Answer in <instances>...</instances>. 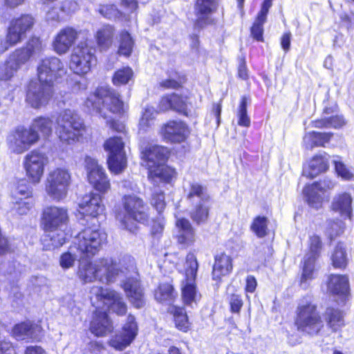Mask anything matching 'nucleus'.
Here are the masks:
<instances>
[{"instance_id":"7","label":"nucleus","mask_w":354,"mask_h":354,"mask_svg":"<svg viewBox=\"0 0 354 354\" xmlns=\"http://www.w3.org/2000/svg\"><path fill=\"white\" fill-rule=\"evenodd\" d=\"M104 149L108 153L107 164L109 170L119 174L127 167V158L124 151V142L122 136H114L104 143Z\"/></svg>"},{"instance_id":"34","label":"nucleus","mask_w":354,"mask_h":354,"mask_svg":"<svg viewBox=\"0 0 354 354\" xmlns=\"http://www.w3.org/2000/svg\"><path fill=\"white\" fill-rule=\"evenodd\" d=\"M328 290L336 295H346L348 291V280L344 275L331 274L328 282Z\"/></svg>"},{"instance_id":"44","label":"nucleus","mask_w":354,"mask_h":354,"mask_svg":"<svg viewBox=\"0 0 354 354\" xmlns=\"http://www.w3.org/2000/svg\"><path fill=\"white\" fill-rule=\"evenodd\" d=\"M83 255H80L79 252L76 250V247L73 245L70 248L69 251L64 253L59 260V263L62 268L68 269L73 266L75 261L77 259H80V257H83Z\"/></svg>"},{"instance_id":"47","label":"nucleus","mask_w":354,"mask_h":354,"mask_svg":"<svg viewBox=\"0 0 354 354\" xmlns=\"http://www.w3.org/2000/svg\"><path fill=\"white\" fill-rule=\"evenodd\" d=\"M174 321L176 328L184 332L189 328V322L185 310L182 308H175L174 313Z\"/></svg>"},{"instance_id":"54","label":"nucleus","mask_w":354,"mask_h":354,"mask_svg":"<svg viewBox=\"0 0 354 354\" xmlns=\"http://www.w3.org/2000/svg\"><path fill=\"white\" fill-rule=\"evenodd\" d=\"M113 35V28L111 26H104L96 34L97 44H104L109 41Z\"/></svg>"},{"instance_id":"58","label":"nucleus","mask_w":354,"mask_h":354,"mask_svg":"<svg viewBox=\"0 0 354 354\" xmlns=\"http://www.w3.org/2000/svg\"><path fill=\"white\" fill-rule=\"evenodd\" d=\"M265 21H259L256 19L251 28V34L257 42H262L263 40V24Z\"/></svg>"},{"instance_id":"41","label":"nucleus","mask_w":354,"mask_h":354,"mask_svg":"<svg viewBox=\"0 0 354 354\" xmlns=\"http://www.w3.org/2000/svg\"><path fill=\"white\" fill-rule=\"evenodd\" d=\"M304 194L310 206L315 209L322 206L324 194H322L314 184L306 186L304 189Z\"/></svg>"},{"instance_id":"52","label":"nucleus","mask_w":354,"mask_h":354,"mask_svg":"<svg viewBox=\"0 0 354 354\" xmlns=\"http://www.w3.org/2000/svg\"><path fill=\"white\" fill-rule=\"evenodd\" d=\"M247 104L248 99L246 97L241 98V104L239 105L238 111V124L240 126L248 127L250 124V119L247 114Z\"/></svg>"},{"instance_id":"62","label":"nucleus","mask_w":354,"mask_h":354,"mask_svg":"<svg viewBox=\"0 0 354 354\" xmlns=\"http://www.w3.org/2000/svg\"><path fill=\"white\" fill-rule=\"evenodd\" d=\"M78 4L73 0H66L62 3L61 10L67 14L75 12L78 9Z\"/></svg>"},{"instance_id":"8","label":"nucleus","mask_w":354,"mask_h":354,"mask_svg":"<svg viewBox=\"0 0 354 354\" xmlns=\"http://www.w3.org/2000/svg\"><path fill=\"white\" fill-rule=\"evenodd\" d=\"M71 180V176L68 169L62 167L53 169L47 176V194L55 201L63 200L67 195Z\"/></svg>"},{"instance_id":"1","label":"nucleus","mask_w":354,"mask_h":354,"mask_svg":"<svg viewBox=\"0 0 354 354\" xmlns=\"http://www.w3.org/2000/svg\"><path fill=\"white\" fill-rule=\"evenodd\" d=\"M84 256L79 259L77 275L84 283L98 280L111 283L118 279L124 278L122 288L132 304L137 308L145 304L143 290L140 285L135 260L130 256H124L117 260L103 257L92 263Z\"/></svg>"},{"instance_id":"45","label":"nucleus","mask_w":354,"mask_h":354,"mask_svg":"<svg viewBox=\"0 0 354 354\" xmlns=\"http://www.w3.org/2000/svg\"><path fill=\"white\" fill-rule=\"evenodd\" d=\"M175 297V292L173 286L167 283H161L155 292L156 300L164 302L171 301Z\"/></svg>"},{"instance_id":"23","label":"nucleus","mask_w":354,"mask_h":354,"mask_svg":"<svg viewBox=\"0 0 354 354\" xmlns=\"http://www.w3.org/2000/svg\"><path fill=\"white\" fill-rule=\"evenodd\" d=\"M218 6L217 0H197L195 6L197 16L195 26L203 28L212 24L214 19L209 15L217 10Z\"/></svg>"},{"instance_id":"28","label":"nucleus","mask_w":354,"mask_h":354,"mask_svg":"<svg viewBox=\"0 0 354 354\" xmlns=\"http://www.w3.org/2000/svg\"><path fill=\"white\" fill-rule=\"evenodd\" d=\"M90 329L96 336H104L112 331V324L105 311L97 310L95 312Z\"/></svg>"},{"instance_id":"21","label":"nucleus","mask_w":354,"mask_h":354,"mask_svg":"<svg viewBox=\"0 0 354 354\" xmlns=\"http://www.w3.org/2000/svg\"><path fill=\"white\" fill-rule=\"evenodd\" d=\"M142 160L148 169L153 168L165 163L168 158L167 148L159 145H149L142 151Z\"/></svg>"},{"instance_id":"64","label":"nucleus","mask_w":354,"mask_h":354,"mask_svg":"<svg viewBox=\"0 0 354 354\" xmlns=\"http://www.w3.org/2000/svg\"><path fill=\"white\" fill-rule=\"evenodd\" d=\"M341 22L347 29H351L354 27V14L348 15L346 13H342L339 16Z\"/></svg>"},{"instance_id":"37","label":"nucleus","mask_w":354,"mask_h":354,"mask_svg":"<svg viewBox=\"0 0 354 354\" xmlns=\"http://www.w3.org/2000/svg\"><path fill=\"white\" fill-rule=\"evenodd\" d=\"M332 136L333 133H331L309 132L304 138V144L306 148L309 149L315 147H325Z\"/></svg>"},{"instance_id":"29","label":"nucleus","mask_w":354,"mask_h":354,"mask_svg":"<svg viewBox=\"0 0 354 354\" xmlns=\"http://www.w3.org/2000/svg\"><path fill=\"white\" fill-rule=\"evenodd\" d=\"M329 156L326 153L316 155L309 162L308 167L304 168L303 174L313 178L322 172L326 171L329 167Z\"/></svg>"},{"instance_id":"6","label":"nucleus","mask_w":354,"mask_h":354,"mask_svg":"<svg viewBox=\"0 0 354 354\" xmlns=\"http://www.w3.org/2000/svg\"><path fill=\"white\" fill-rule=\"evenodd\" d=\"M91 301L96 305V308H101V304L119 315L127 312V305L120 294L113 290L104 289L99 286H93L91 290Z\"/></svg>"},{"instance_id":"53","label":"nucleus","mask_w":354,"mask_h":354,"mask_svg":"<svg viewBox=\"0 0 354 354\" xmlns=\"http://www.w3.org/2000/svg\"><path fill=\"white\" fill-rule=\"evenodd\" d=\"M99 12L105 18L109 19H116L122 17V12L114 5H103L99 8Z\"/></svg>"},{"instance_id":"57","label":"nucleus","mask_w":354,"mask_h":354,"mask_svg":"<svg viewBox=\"0 0 354 354\" xmlns=\"http://www.w3.org/2000/svg\"><path fill=\"white\" fill-rule=\"evenodd\" d=\"M151 204L160 213L165 207V195L162 191L156 190L153 193Z\"/></svg>"},{"instance_id":"25","label":"nucleus","mask_w":354,"mask_h":354,"mask_svg":"<svg viewBox=\"0 0 354 354\" xmlns=\"http://www.w3.org/2000/svg\"><path fill=\"white\" fill-rule=\"evenodd\" d=\"M187 97L180 96L176 93L167 95L162 97L159 103V111H166L174 110L185 115H188Z\"/></svg>"},{"instance_id":"27","label":"nucleus","mask_w":354,"mask_h":354,"mask_svg":"<svg viewBox=\"0 0 354 354\" xmlns=\"http://www.w3.org/2000/svg\"><path fill=\"white\" fill-rule=\"evenodd\" d=\"M79 206L82 214L92 217H96L103 214L105 209L102 197L94 193L85 196Z\"/></svg>"},{"instance_id":"59","label":"nucleus","mask_w":354,"mask_h":354,"mask_svg":"<svg viewBox=\"0 0 354 354\" xmlns=\"http://www.w3.org/2000/svg\"><path fill=\"white\" fill-rule=\"evenodd\" d=\"M317 188L319 190L322 194H324L326 192L333 189L335 187V183L330 179L324 178L319 182L313 183Z\"/></svg>"},{"instance_id":"17","label":"nucleus","mask_w":354,"mask_h":354,"mask_svg":"<svg viewBox=\"0 0 354 354\" xmlns=\"http://www.w3.org/2000/svg\"><path fill=\"white\" fill-rule=\"evenodd\" d=\"M321 249L322 241L319 236L317 235L311 236L309 239V252L304 257V264L301 278L302 285L313 278L315 262L319 256Z\"/></svg>"},{"instance_id":"48","label":"nucleus","mask_w":354,"mask_h":354,"mask_svg":"<svg viewBox=\"0 0 354 354\" xmlns=\"http://www.w3.org/2000/svg\"><path fill=\"white\" fill-rule=\"evenodd\" d=\"M267 218L264 216H257L251 225V230L258 237L261 238L267 234Z\"/></svg>"},{"instance_id":"13","label":"nucleus","mask_w":354,"mask_h":354,"mask_svg":"<svg viewBox=\"0 0 354 354\" xmlns=\"http://www.w3.org/2000/svg\"><path fill=\"white\" fill-rule=\"evenodd\" d=\"M48 163V158L44 153L32 150L27 153L24 157V167L28 180L32 183H38Z\"/></svg>"},{"instance_id":"14","label":"nucleus","mask_w":354,"mask_h":354,"mask_svg":"<svg viewBox=\"0 0 354 354\" xmlns=\"http://www.w3.org/2000/svg\"><path fill=\"white\" fill-rule=\"evenodd\" d=\"M66 73L64 64L57 57L46 58L37 67V75L41 83L53 87V82Z\"/></svg>"},{"instance_id":"12","label":"nucleus","mask_w":354,"mask_h":354,"mask_svg":"<svg viewBox=\"0 0 354 354\" xmlns=\"http://www.w3.org/2000/svg\"><path fill=\"white\" fill-rule=\"evenodd\" d=\"M84 163L89 183L99 192L106 193L111 189V183L103 167L89 156L85 158Z\"/></svg>"},{"instance_id":"15","label":"nucleus","mask_w":354,"mask_h":354,"mask_svg":"<svg viewBox=\"0 0 354 354\" xmlns=\"http://www.w3.org/2000/svg\"><path fill=\"white\" fill-rule=\"evenodd\" d=\"M35 19L30 15H22L12 19L8 28L6 41L8 44H17L26 37L27 32L30 31L35 24Z\"/></svg>"},{"instance_id":"31","label":"nucleus","mask_w":354,"mask_h":354,"mask_svg":"<svg viewBox=\"0 0 354 354\" xmlns=\"http://www.w3.org/2000/svg\"><path fill=\"white\" fill-rule=\"evenodd\" d=\"M39 332V326L30 322H22L13 327L12 335L17 340L33 339L37 338Z\"/></svg>"},{"instance_id":"32","label":"nucleus","mask_w":354,"mask_h":354,"mask_svg":"<svg viewBox=\"0 0 354 354\" xmlns=\"http://www.w3.org/2000/svg\"><path fill=\"white\" fill-rule=\"evenodd\" d=\"M186 198L189 204H196L202 202H209V195L207 189L201 184L193 182L189 183L185 189Z\"/></svg>"},{"instance_id":"22","label":"nucleus","mask_w":354,"mask_h":354,"mask_svg":"<svg viewBox=\"0 0 354 354\" xmlns=\"http://www.w3.org/2000/svg\"><path fill=\"white\" fill-rule=\"evenodd\" d=\"M138 327L135 317L129 315L121 334L111 339L110 344L118 350H123L129 346L137 335Z\"/></svg>"},{"instance_id":"10","label":"nucleus","mask_w":354,"mask_h":354,"mask_svg":"<svg viewBox=\"0 0 354 354\" xmlns=\"http://www.w3.org/2000/svg\"><path fill=\"white\" fill-rule=\"evenodd\" d=\"M198 268L196 256L193 253H189L185 263V279L181 283L183 299L187 305L196 303L199 297L195 283Z\"/></svg>"},{"instance_id":"51","label":"nucleus","mask_w":354,"mask_h":354,"mask_svg":"<svg viewBox=\"0 0 354 354\" xmlns=\"http://www.w3.org/2000/svg\"><path fill=\"white\" fill-rule=\"evenodd\" d=\"M345 225L342 221L339 220L329 221L327 223L326 234L330 240L344 232Z\"/></svg>"},{"instance_id":"35","label":"nucleus","mask_w":354,"mask_h":354,"mask_svg":"<svg viewBox=\"0 0 354 354\" xmlns=\"http://www.w3.org/2000/svg\"><path fill=\"white\" fill-rule=\"evenodd\" d=\"M149 170V178L154 183L159 181L170 182L176 176V171L164 163Z\"/></svg>"},{"instance_id":"39","label":"nucleus","mask_w":354,"mask_h":354,"mask_svg":"<svg viewBox=\"0 0 354 354\" xmlns=\"http://www.w3.org/2000/svg\"><path fill=\"white\" fill-rule=\"evenodd\" d=\"M209 202H202L196 204H190L189 216L197 225L205 223L209 217Z\"/></svg>"},{"instance_id":"40","label":"nucleus","mask_w":354,"mask_h":354,"mask_svg":"<svg viewBox=\"0 0 354 354\" xmlns=\"http://www.w3.org/2000/svg\"><path fill=\"white\" fill-rule=\"evenodd\" d=\"M324 319L327 326L333 331L337 330L344 325L343 314L338 309L328 308L324 314Z\"/></svg>"},{"instance_id":"50","label":"nucleus","mask_w":354,"mask_h":354,"mask_svg":"<svg viewBox=\"0 0 354 354\" xmlns=\"http://www.w3.org/2000/svg\"><path fill=\"white\" fill-rule=\"evenodd\" d=\"M157 113L152 106H147L140 120V128L144 131L150 127L153 123V119Z\"/></svg>"},{"instance_id":"49","label":"nucleus","mask_w":354,"mask_h":354,"mask_svg":"<svg viewBox=\"0 0 354 354\" xmlns=\"http://www.w3.org/2000/svg\"><path fill=\"white\" fill-rule=\"evenodd\" d=\"M17 69V64L12 62L8 59L6 62L0 65V80L7 81L10 80Z\"/></svg>"},{"instance_id":"38","label":"nucleus","mask_w":354,"mask_h":354,"mask_svg":"<svg viewBox=\"0 0 354 354\" xmlns=\"http://www.w3.org/2000/svg\"><path fill=\"white\" fill-rule=\"evenodd\" d=\"M29 127L39 138H47L53 131V121L49 118L37 117L33 120Z\"/></svg>"},{"instance_id":"43","label":"nucleus","mask_w":354,"mask_h":354,"mask_svg":"<svg viewBox=\"0 0 354 354\" xmlns=\"http://www.w3.org/2000/svg\"><path fill=\"white\" fill-rule=\"evenodd\" d=\"M34 54V46H26L15 50L9 57L12 62L17 64V68L19 66L29 59Z\"/></svg>"},{"instance_id":"11","label":"nucleus","mask_w":354,"mask_h":354,"mask_svg":"<svg viewBox=\"0 0 354 354\" xmlns=\"http://www.w3.org/2000/svg\"><path fill=\"white\" fill-rule=\"evenodd\" d=\"M39 140V136L32 132L30 127H18L8 136V144L12 152L20 154L28 150Z\"/></svg>"},{"instance_id":"2","label":"nucleus","mask_w":354,"mask_h":354,"mask_svg":"<svg viewBox=\"0 0 354 354\" xmlns=\"http://www.w3.org/2000/svg\"><path fill=\"white\" fill-rule=\"evenodd\" d=\"M86 106L99 113L104 118H109V113L122 114L125 106L115 90L108 87H100L88 97Z\"/></svg>"},{"instance_id":"3","label":"nucleus","mask_w":354,"mask_h":354,"mask_svg":"<svg viewBox=\"0 0 354 354\" xmlns=\"http://www.w3.org/2000/svg\"><path fill=\"white\" fill-rule=\"evenodd\" d=\"M56 133L63 143L68 145L78 141L83 135L84 125L82 119L73 110L65 109L57 117Z\"/></svg>"},{"instance_id":"33","label":"nucleus","mask_w":354,"mask_h":354,"mask_svg":"<svg viewBox=\"0 0 354 354\" xmlns=\"http://www.w3.org/2000/svg\"><path fill=\"white\" fill-rule=\"evenodd\" d=\"M232 270V259L230 256L224 253L216 256L212 271L214 279H221L222 276L228 274Z\"/></svg>"},{"instance_id":"4","label":"nucleus","mask_w":354,"mask_h":354,"mask_svg":"<svg viewBox=\"0 0 354 354\" xmlns=\"http://www.w3.org/2000/svg\"><path fill=\"white\" fill-rule=\"evenodd\" d=\"M124 214H119L118 219L122 226L130 232L137 229L136 222L144 223L148 219L147 207L142 200L134 195L125 196L123 198Z\"/></svg>"},{"instance_id":"26","label":"nucleus","mask_w":354,"mask_h":354,"mask_svg":"<svg viewBox=\"0 0 354 354\" xmlns=\"http://www.w3.org/2000/svg\"><path fill=\"white\" fill-rule=\"evenodd\" d=\"M87 36L86 30H77L73 27L67 26L57 34L53 44H73L77 41L82 44L86 41Z\"/></svg>"},{"instance_id":"24","label":"nucleus","mask_w":354,"mask_h":354,"mask_svg":"<svg viewBox=\"0 0 354 354\" xmlns=\"http://www.w3.org/2000/svg\"><path fill=\"white\" fill-rule=\"evenodd\" d=\"M176 226L178 230L176 235L178 243L185 248L192 245L196 241V235L189 220L178 218Z\"/></svg>"},{"instance_id":"18","label":"nucleus","mask_w":354,"mask_h":354,"mask_svg":"<svg viewBox=\"0 0 354 354\" xmlns=\"http://www.w3.org/2000/svg\"><path fill=\"white\" fill-rule=\"evenodd\" d=\"M53 93V87L37 82H31L27 91L26 100L31 106L39 108L45 105Z\"/></svg>"},{"instance_id":"63","label":"nucleus","mask_w":354,"mask_h":354,"mask_svg":"<svg viewBox=\"0 0 354 354\" xmlns=\"http://www.w3.org/2000/svg\"><path fill=\"white\" fill-rule=\"evenodd\" d=\"M165 220L162 217L158 218L156 221L153 222L151 228V233L153 235H158L161 234L164 230Z\"/></svg>"},{"instance_id":"16","label":"nucleus","mask_w":354,"mask_h":354,"mask_svg":"<svg viewBox=\"0 0 354 354\" xmlns=\"http://www.w3.org/2000/svg\"><path fill=\"white\" fill-rule=\"evenodd\" d=\"M94 62L95 57L89 46H75L70 62V68L75 73L86 74Z\"/></svg>"},{"instance_id":"9","label":"nucleus","mask_w":354,"mask_h":354,"mask_svg":"<svg viewBox=\"0 0 354 354\" xmlns=\"http://www.w3.org/2000/svg\"><path fill=\"white\" fill-rule=\"evenodd\" d=\"M295 324L299 330L310 335L318 333L323 327V323L317 312L316 306L307 301H304L299 304Z\"/></svg>"},{"instance_id":"5","label":"nucleus","mask_w":354,"mask_h":354,"mask_svg":"<svg viewBox=\"0 0 354 354\" xmlns=\"http://www.w3.org/2000/svg\"><path fill=\"white\" fill-rule=\"evenodd\" d=\"M106 240L104 232L96 228L86 227L75 237L73 245L80 255L91 258L101 250Z\"/></svg>"},{"instance_id":"42","label":"nucleus","mask_w":354,"mask_h":354,"mask_svg":"<svg viewBox=\"0 0 354 354\" xmlns=\"http://www.w3.org/2000/svg\"><path fill=\"white\" fill-rule=\"evenodd\" d=\"M331 260L333 266L335 268H345L347 262V252L345 245L342 243H339L332 254Z\"/></svg>"},{"instance_id":"19","label":"nucleus","mask_w":354,"mask_h":354,"mask_svg":"<svg viewBox=\"0 0 354 354\" xmlns=\"http://www.w3.org/2000/svg\"><path fill=\"white\" fill-rule=\"evenodd\" d=\"M42 221L44 230L64 228L68 221V211L64 207H48L43 212Z\"/></svg>"},{"instance_id":"56","label":"nucleus","mask_w":354,"mask_h":354,"mask_svg":"<svg viewBox=\"0 0 354 354\" xmlns=\"http://www.w3.org/2000/svg\"><path fill=\"white\" fill-rule=\"evenodd\" d=\"M335 171L337 175L344 180H350L353 178V173L346 167V165L338 159L333 160Z\"/></svg>"},{"instance_id":"20","label":"nucleus","mask_w":354,"mask_h":354,"mask_svg":"<svg viewBox=\"0 0 354 354\" xmlns=\"http://www.w3.org/2000/svg\"><path fill=\"white\" fill-rule=\"evenodd\" d=\"M189 131L186 124L180 121H169L160 130L162 138L169 142L180 143L186 140Z\"/></svg>"},{"instance_id":"46","label":"nucleus","mask_w":354,"mask_h":354,"mask_svg":"<svg viewBox=\"0 0 354 354\" xmlns=\"http://www.w3.org/2000/svg\"><path fill=\"white\" fill-rule=\"evenodd\" d=\"M133 72L130 67H123L115 72L112 82L115 86L127 84L133 77Z\"/></svg>"},{"instance_id":"30","label":"nucleus","mask_w":354,"mask_h":354,"mask_svg":"<svg viewBox=\"0 0 354 354\" xmlns=\"http://www.w3.org/2000/svg\"><path fill=\"white\" fill-rule=\"evenodd\" d=\"M45 235L41 239L44 248L46 250L59 248L66 242L64 228L44 230Z\"/></svg>"},{"instance_id":"61","label":"nucleus","mask_w":354,"mask_h":354,"mask_svg":"<svg viewBox=\"0 0 354 354\" xmlns=\"http://www.w3.org/2000/svg\"><path fill=\"white\" fill-rule=\"evenodd\" d=\"M14 195L16 200L31 197V191L26 185H20L15 190Z\"/></svg>"},{"instance_id":"55","label":"nucleus","mask_w":354,"mask_h":354,"mask_svg":"<svg viewBox=\"0 0 354 354\" xmlns=\"http://www.w3.org/2000/svg\"><path fill=\"white\" fill-rule=\"evenodd\" d=\"M15 208L19 214H26L32 207L33 199L32 197H26L16 200Z\"/></svg>"},{"instance_id":"36","label":"nucleus","mask_w":354,"mask_h":354,"mask_svg":"<svg viewBox=\"0 0 354 354\" xmlns=\"http://www.w3.org/2000/svg\"><path fill=\"white\" fill-rule=\"evenodd\" d=\"M334 211L339 212L342 215L351 218L352 214V197L348 193H343L336 196L332 203Z\"/></svg>"},{"instance_id":"60","label":"nucleus","mask_w":354,"mask_h":354,"mask_svg":"<svg viewBox=\"0 0 354 354\" xmlns=\"http://www.w3.org/2000/svg\"><path fill=\"white\" fill-rule=\"evenodd\" d=\"M230 304L232 313H239L243 306L242 299L239 295L233 294L230 298Z\"/></svg>"}]
</instances>
